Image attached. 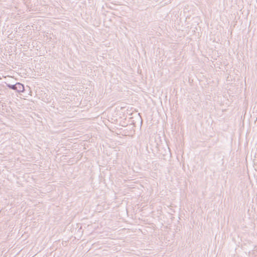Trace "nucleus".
<instances>
[{
  "label": "nucleus",
  "mask_w": 257,
  "mask_h": 257,
  "mask_svg": "<svg viewBox=\"0 0 257 257\" xmlns=\"http://www.w3.org/2000/svg\"><path fill=\"white\" fill-rule=\"evenodd\" d=\"M6 85L9 88L16 90L18 92H23L25 91V88L23 84L20 82H17L15 84H10L6 83Z\"/></svg>",
  "instance_id": "obj_1"
},
{
  "label": "nucleus",
  "mask_w": 257,
  "mask_h": 257,
  "mask_svg": "<svg viewBox=\"0 0 257 257\" xmlns=\"http://www.w3.org/2000/svg\"><path fill=\"white\" fill-rule=\"evenodd\" d=\"M2 79V78H1V77H0V79Z\"/></svg>",
  "instance_id": "obj_2"
}]
</instances>
